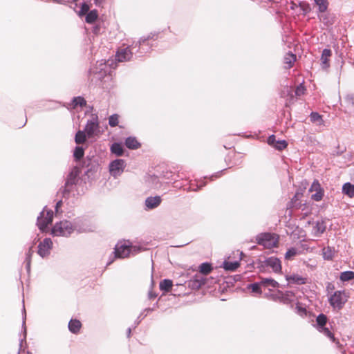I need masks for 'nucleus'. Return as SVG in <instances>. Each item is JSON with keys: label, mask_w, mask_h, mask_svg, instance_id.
I'll return each mask as SVG.
<instances>
[{"label": "nucleus", "mask_w": 354, "mask_h": 354, "mask_svg": "<svg viewBox=\"0 0 354 354\" xmlns=\"http://www.w3.org/2000/svg\"><path fill=\"white\" fill-rule=\"evenodd\" d=\"M349 296L345 290H337L328 297L330 305L334 308L340 310L347 302Z\"/></svg>", "instance_id": "nucleus-1"}, {"label": "nucleus", "mask_w": 354, "mask_h": 354, "mask_svg": "<svg viewBox=\"0 0 354 354\" xmlns=\"http://www.w3.org/2000/svg\"><path fill=\"white\" fill-rule=\"evenodd\" d=\"M75 230L74 226L68 221H62L57 223L52 228L51 233L54 236H67Z\"/></svg>", "instance_id": "nucleus-2"}, {"label": "nucleus", "mask_w": 354, "mask_h": 354, "mask_svg": "<svg viewBox=\"0 0 354 354\" xmlns=\"http://www.w3.org/2000/svg\"><path fill=\"white\" fill-rule=\"evenodd\" d=\"M278 239L277 235L271 233L260 234L256 238L257 243L266 248H272L277 246Z\"/></svg>", "instance_id": "nucleus-3"}, {"label": "nucleus", "mask_w": 354, "mask_h": 354, "mask_svg": "<svg viewBox=\"0 0 354 354\" xmlns=\"http://www.w3.org/2000/svg\"><path fill=\"white\" fill-rule=\"evenodd\" d=\"M90 73L96 75L100 80L105 77L111 78V76L108 64L103 60L97 62L95 66L90 69Z\"/></svg>", "instance_id": "nucleus-4"}, {"label": "nucleus", "mask_w": 354, "mask_h": 354, "mask_svg": "<svg viewBox=\"0 0 354 354\" xmlns=\"http://www.w3.org/2000/svg\"><path fill=\"white\" fill-rule=\"evenodd\" d=\"M53 218V212L46 207L41 212L37 218V225L41 231H45L48 224H50Z\"/></svg>", "instance_id": "nucleus-5"}, {"label": "nucleus", "mask_w": 354, "mask_h": 354, "mask_svg": "<svg viewBox=\"0 0 354 354\" xmlns=\"http://www.w3.org/2000/svg\"><path fill=\"white\" fill-rule=\"evenodd\" d=\"M85 132L88 138H93L100 134L99 123L96 115H92L91 120L88 121L85 127Z\"/></svg>", "instance_id": "nucleus-6"}, {"label": "nucleus", "mask_w": 354, "mask_h": 354, "mask_svg": "<svg viewBox=\"0 0 354 354\" xmlns=\"http://www.w3.org/2000/svg\"><path fill=\"white\" fill-rule=\"evenodd\" d=\"M124 168L125 162L122 159L115 160L109 165L110 174L114 177L120 176L123 172Z\"/></svg>", "instance_id": "nucleus-7"}, {"label": "nucleus", "mask_w": 354, "mask_h": 354, "mask_svg": "<svg viewBox=\"0 0 354 354\" xmlns=\"http://www.w3.org/2000/svg\"><path fill=\"white\" fill-rule=\"evenodd\" d=\"M131 251V245L129 243L119 242L115 247V257L125 258L127 257Z\"/></svg>", "instance_id": "nucleus-8"}, {"label": "nucleus", "mask_w": 354, "mask_h": 354, "mask_svg": "<svg viewBox=\"0 0 354 354\" xmlns=\"http://www.w3.org/2000/svg\"><path fill=\"white\" fill-rule=\"evenodd\" d=\"M309 192H315L311 195V198L315 201H320L324 194V191L317 180L313 181L309 189Z\"/></svg>", "instance_id": "nucleus-9"}, {"label": "nucleus", "mask_w": 354, "mask_h": 354, "mask_svg": "<svg viewBox=\"0 0 354 354\" xmlns=\"http://www.w3.org/2000/svg\"><path fill=\"white\" fill-rule=\"evenodd\" d=\"M53 242L50 238H46L43 241L40 242L38 245V254L44 257L50 253L52 248Z\"/></svg>", "instance_id": "nucleus-10"}, {"label": "nucleus", "mask_w": 354, "mask_h": 354, "mask_svg": "<svg viewBox=\"0 0 354 354\" xmlns=\"http://www.w3.org/2000/svg\"><path fill=\"white\" fill-rule=\"evenodd\" d=\"M265 265L268 267H270L272 269V270L276 273L281 272V261L277 257H271L268 258L265 261Z\"/></svg>", "instance_id": "nucleus-11"}, {"label": "nucleus", "mask_w": 354, "mask_h": 354, "mask_svg": "<svg viewBox=\"0 0 354 354\" xmlns=\"http://www.w3.org/2000/svg\"><path fill=\"white\" fill-rule=\"evenodd\" d=\"M67 109H77L78 108L80 109H87L90 108V106H87L86 100L82 97H75L73 98L71 104H70L68 106H66Z\"/></svg>", "instance_id": "nucleus-12"}, {"label": "nucleus", "mask_w": 354, "mask_h": 354, "mask_svg": "<svg viewBox=\"0 0 354 354\" xmlns=\"http://www.w3.org/2000/svg\"><path fill=\"white\" fill-rule=\"evenodd\" d=\"M132 54L129 47L119 49L116 54V59L118 62L128 61L132 57Z\"/></svg>", "instance_id": "nucleus-13"}, {"label": "nucleus", "mask_w": 354, "mask_h": 354, "mask_svg": "<svg viewBox=\"0 0 354 354\" xmlns=\"http://www.w3.org/2000/svg\"><path fill=\"white\" fill-rule=\"evenodd\" d=\"M286 278V280L291 283L302 285L307 283V278L303 277L297 274L287 275Z\"/></svg>", "instance_id": "nucleus-14"}, {"label": "nucleus", "mask_w": 354, "mask_h": 354, "mask_svg": "<svg viewBox=\"0 0 354 354\" xmlns=\"http://www.w3.org/2000/svg\"><path fill=\"white\" fill-rule=\"evenodd\" d=\"M326 225L324 221H317L313 224L312 233L315 236L319 237L326 230Z\"/></svg>", "instance_id": "nucleus-15"}, {"label": "nucleus", "mask_w": 354, "mask_h": 354, "mask_svg": "<svg viewBox=\"0 0 354 354\" xmlns=\"http://www.w3.org/2000/svg\"><path fill=\"white\" fill-rule=\"evenodd\" d=\"M206 279L200 274H196L192 280L189 281V286L193 288L198 289L205 283Z\"/></svg>", "instance_id": "nucleus-16"}, {"label": "nucleus", "mask_w": 354, "mask_h": 354, "mask_svg": "<svg viewBox=\"0 0 354 354\" xmlns=\"http://www.w3.org/2000/svg\"><path fill=\"white\" fill-rule=\"evenodd\" d=\"M77 171L76 170L72 171L68 176L67 179L65 183V189L64 192H69L70 190L68 189L69 186L74 185L76 183L77 177Z\"/></svg>", "instance_id": "nucleus-17"}, {"label": "nucleus", "mask_w": 354, "mask_h": 354, "mask_svg": "<svg viewBox=\"0 0 354 354\" xmlns=\"http://www.w3.org/2000/svg\"><path fill=\"white\" fill-rule=\"evenodd\" d=\"M331 55L332 53L330 49L325 48L323 50L321 56L322 66L323 68L326 69L329 67V58Z\"/></svg>", "instance_id": "nucleus-18"}, {"label": "nucleus", "mask_w": 354, "mask_h": 354, "mask_svg": "<svg viewBox=\"0 0 354 354\" xmlns=\"http://www.w3.org/2000/svg\"><path fill=\"white\" fill-rule=\"evenodd\" d=\"M160 202L161 199L159 196L149 197L145 201V205L148 208L153 209L158 206Z\"/></svg>", "instance_id": "nucleus-19"}, {"label": "nucleus", "mask_w": 354, "mask_h": 354, "mask_svg": "<svg viewBox=\"0 0 354 354\" xmlns=\"http://www.w3.org/2000/svg\"><path fill=\"white\" fill-rule=\"evenodd\" d=\"M296 61V55L292 53H287L283 59V62L286 68H290L292 67Z\"/></svg>", "instance_id": "nucleus-20"}, {"label": "nucleus", "mask_w": 354, "mask_h": 354, "mask_svg": "<svg viewBox=\"0 0 354 354\" xmlns=\"http://www.w3.org/2000/svg\"><path fill=\"white\" fill-rule=\"evenodd\" d=\"M125 145L130 149H137L140 147V144L133 137L127 138L125 140Z\"/></svg>", "instance_id": "nucleus-21"}, {"label": "nucleus", "mask_w": 354, "mask_h": 354, "mask_svg": "<svg viewBox=\"0 0 354 354\" xmlns=\"http://www.w3.org/2000/svg\"><path fill=\"white\" fill-rule=\"evenodd\" d=\"M81 326L82 324L77 319H71L68 323V328L73 333H77Z\"/></svg>", "instance_id": "nucleus-22"}, {"label": "nucleus", "mask_w": 354, "mask_h": 354, "mask_svg": "<svg viewBox=\"0 0 354 354\" xmlns=\"http://www.w3.org/2000/svg\"><path fill=\"white\" fill-rule=\"evenodd\" d=\"M342 192L349 197L354 196V185L350 183H345L342 187Z\"/></svg>", "instance_id": "nucleus-23"}, {"label": "nucleus", "mask_w": 354, "mask_h": 354, "mask_svg": "<svg viewBox=\"0 0 354 354\" xmlns=\"http://www.w3.org/2000/svg\"><path fill=\"white\" fill-rule=\"evenodd\" d=\"M111 151L113 153L118 156H120L123 154V146L120 143L115 142L111 147Z\"/></svg>", "instance_id": "nucleus-24"}, {"label": "nucleus", "mask_w": 354, "mask_h": 354, "mask_svg": "<svg viewBox=\"0 0 354 354\" xmlns=\"http://www.w3.org/2000/svg\"><path fill=\"white\" fill-rule=\"evenodd\" d=\"M323 257L326 260H332L335 255V250L330 247L324 248L322 250Z\"/></svg>", "instance_id": "nucleus-25"}, {"label": "nucleus", "mask_w": 354, "mask_h": 354, "mask_svg": "<svg viewBox=\"0 0 354 354\" xmlns=\"http://www.w3.org/2000/svg\"><path fill=\"white\" fill-rule=\"evenodd\" d=\"M310 120L312 122L315 123L317 125H322L324 124L322 116L318 112H311Z\"/></svg>", "instance_id": "nucleus-26"}, {"label": "nucleus", "mask_w": 354, "mask_h": 354, "mask_svg": "<svg viewBox=\"0 0 354 354\" xmlns=\"http://www.w3.org/2000/svg\"><path fill=\"white\" fill-rule=\"evenodd\" d=\"M261 285H263L266 287L271 286L272 288H277L279 287V283L277 282L275 280L270 278H265L262 279L261 282Z\"/></svg>", "instance_id": "nucleus-27"}, {"label": "nucleus", "mask_w": 354, "mask_h": 354, "mask_svg": "<svg viewBox=\"0 0 354 354\" xmlns=\"http://www.w3.org/2000/svg\"><path fill=\"white\" fill-rule=\"evenodd\" d=\"M319 332L322 333L324 335L328 337L333 342L339 343L338 340L336 339L333 333L326 328V326L318 329Z\"/></svg>", "instance_id": "nucleus-28"}, {"label": "nucleus", "mask_w": 354, "mask_h": 354, "mask_svg": "<svg viewBox=\"0 0 354 354\" xmlns=\"http://www.w3.org/2000/svg\"><path fill=\"white\" fill-rule=\"evenodd\" d=\"M301 196V194L297 193L294 197L292 198L289 207L292 208L300 209L302 204L301 202H299V198Z\"/></svg>", "instance_id": "nucleus-29"}, {"label": "nucleus", "mask_w": 354, "mask_h": 354, "mask_svg": "<svg viewBox=\"0 0 354 354\" xmlns=\"http://www.w3.org/2000/svg\"><path fill=\"white\" fill-rule=\"evenodd\" d=\"M173 286L172 281L170 279H164L160 283V289L165 292H169Z\"/></svg>", "instance_id": "nucleus-30"}, {"label": "nucleus", "mask_w": 354, "mask_h": 354, "mask_svg": "<svg viewBox=\"0 0 354 354\" xmlns=\"http://www.w3.org/2000/svg\"><path fill=\"white\" fill-rule=\"evenodd\" d=\"M212 270V265L209 263H203L199 266L200 273L202 274L207 275Z\"/></svg>", "instance_id": "nucleus-31"}, {"label": "nucleus", "mask_w": 354, "mask_h": 354, "mask_svg": "<svg viewBox=\"0 0 354 354\" xmlns=\"http://www.w3.org/2000/svg\"><path fill=\"white\" fill-rule=\"evenodd\" d=\"M315 3L318 6L319 12H325L328 6V3L327 0H313Z\"/></svg>", "instance_id": "nucleus-32"}, {"label": "nucleus", "mask_w": 354, "mask_h": 354, "mask_svg": "<svg viewBox=\"0 0 354 354\" xmlns=\"http://www.w3.org/2000/svg\"><path fill=\"white\" fill-rule=\"evenodd\" d=\"M354 279V272L353 271H345L340 274L339 279L342 281H348Z\"/></svg>", "instance_id": "nucleus-33"}, {"label": "nucleus", "mask_w": 354, "mask_h": 354, "mask_svg": "<svg viewBox=\"0 0 354 354\" xmlns=\"http://www.w3.org/2000/svg\"><path fill=\"white\" fill-rule=\"evenodd\" d=\"M239 266V263L238 261H224L223 268L226 270L234 271Z\"/></svg>", "instance_id": "nucleus-34"}, {"label": "nucleus", "mask_w": 354, "mask_h": 354, "mask_svg": "<svg viewBox=\"0 0 354 354\" xmlns=\"http://www.w3.org/2000/svg\"><path fill=\"white\" fill-rule=\"evenodd\" d=\"M328 318L324 314H320L317 317L316 322L318 329L324 327L327 323Z\"/></svg>", "instance_id": "nucleus-35"}, {"label": "nucleus", "mask_w": 354, "mask_h": 354, "mask_svg": "<svg viewBox=\"0 0 354 354\" xmlns=\"http://www.w3.org/2000/svg\"><path fill=\"white\" fill-rule=\"evenodd\" d=\"M86 133L82 131H78L75 135V140L77 144H82L86 140Z\"/></svg>", "instance_id": "nucleus-36"}, {"label": "nucleus", "mask_w": 354, "mask_h": 354, "mask_svg": "<svg viewBox=\"0 0 354 354\" xmlns=\"http://www.w3.org/2000/svg\"><path fill=\"white\" fill-rule=\"evenodd\" d=\"M97 17V13L96 10H91L86 16V21L87 23H93Z\"/></svg>", "instance_id": "nucleus-37"}, {"label": "nucleus", "mask_w": 354, "mask_h": 354, "mask_svg": "<svg viewBox=\"0 0 354 354\" xmlns=\"http://www.w3.org/2000/svg\"><path fill=\"white\" fill-rule=\"evenodd\" d=\"M84 154V149L81 147H76L74 151L73 156L77 160H80Z\"/></svg>", "instance_id": "nucleus-38"}, {"label": "nucleus", "mask_w": 354, "mask_h": 354, "mask_svg": "<svg viewBox=\"0 0 354 354\" xmlns=\"http://www.w3.org/2000/svg\"><path fill=\"white\" fill-rule=\"evenodd\" d=\"M297 254H298V250L295 248H292L288 250V251L286 252V253L285 254V258H286V259H291L292 258L295 257Z\"/></svg>", "instance_id": "nucleus-39"}, {"label": "nucleus", "mask_w": 354, "mask_h": 354, "mask_svg": "<svg viewBox=\"0 0 354 354\" xmlns=\"http://www.w3.org/2000/svg\"><path fill=\"white\" fill-rule=\"evenodd\" d=\"M306 91V88L302 84H300L299 86H297L295 91V94L297 97H299L302 96Z\"/></svg>", "instance_id": "nucleus-40"}, {"label": "nucleus", "mask_w": 354, "mask_h": 354, "mask_svg": "<svg viewBox=\"0 0 354 354\" xmlns=\"http://www.w3.org/2000/svg\"><path fill=\"white\" fill-rule=\"evenodd\" d=\"M260 283H254L252 284H250L248 286V289L251 290L252 292L257 293V294H261V290L260 288Z\"/></svg>", "instance_id": "nucleus-41"}, {"label": "nucleus", "mask_w": 354, "mask_h": 354, "mask_svg": "<svg viewBox=\"0 0 354 354\" xmlns=\"http://www.w3.org/2000/svg\"><path fill=\"white\" fill-rule=\"evenodd\" d=\"M119 116L117 114H113L111 116H110L109 120V124L111 127H115L118 125L119 120H118Z\"/></svg>", "instance_id": "nucleus-42"}, {"label": "nucleus", "mask_w": 354, "mask_h": 354, "mask_svg": "<svg viewBox=\"0 0 354 354\" xmlns=\"http://www.w3.org/2000/svg\"><path fill=\"white\" fill-rule=\"evenodd\" d=\"M288 144L285 140H277L275 145V149L282 150L287 147Z\"/></svg>", "instance_id": "nucleus-43"}, {"label": "nucleus", "mask_w": 354, "mask_h": 354, "mask_svg": "<svg viewBox=\"0 0 354 354\" xmlns=\"http://www.w3.org/2000/svg\"><path fill=\"white\" fill-rule=\"evenodd\" d=\"M277 142V140H276V138L274 135L269 136L268 138V143L270 145L274 147V148H275V145H276Z\"/></svg>", "instance_id": "nucleus-44"}, {"label": "nucleus", "mask_w": 354, "mask_h": 354, "mask_svg": "<svg viewBox=\"0 0 354 354\" xmlns=\"http://www.w3.org/2000/svg\"><path fill=\"white\" fill-rule=\"evenodd\" d=\"M89 10V7L87 4L83 3L81 8V12L82 14H85Z\"/></svg>", "instance_id": "nucleus-45"}, {"label": "nucleus", "mask_w": 354, "mask_h": 354, "mask_svg": "<svg viewBox=\"0 0 354 354\" xmlns=\"http://www.w3.org/2000/svg\"><path fill=\"white\" fill-rule=\"evenodd\" d=\"M22 344H24V342H22V338H19V351L17 354H20L22 351Z\"/></svg>", "instance_id": "nucleus-46"}, {"label": "nucleus", "mask_w": 354, "mask_h": 354, "mask_svg": "<svg viewBox=\"0 0 354 354\" xmlns=\"http://www.w3.org/2000/svg\"><path fill=\"white\" fill-rule=\"evenodd\" d=\"M22 344H24V342H22V338H19V351L17 354H20L22 351Z\"/></svg>", "instance_id": "nucleus-47"}, {"label": "nucleus", "mask_w": 354, "mask_h": 354, "mask_svg": "<svg viewBox=\"0 0 354 354\" xmlns=\"http://www.w3.org/2000/svg\"><path fill=\"white\" fill-rule=\"evenodd\" d=\"M148 296L150 299H154L155 297H156L157 295L155 293H153L152 291H149Z\"/></svg>", "instance_id": "nucleus-48"}, {"label": "nucleus", "mask_w": 354, "mask_h": 354, "mask_svg": "<svg viewBox=\"0 0 354 354\" xmlns=\"http://www.w3.org/2000/svg\"><path fill=\"white\" fill-rule=\"evenodd\" d=\"M62 201H59L56 204V206H55V210L56 212L58 211V209L62 206Z\"/></svg>", "instance_id": "nucleus-49"}, {"label": "nucleus", "mask_w": 354, "mask_h": 354, "mask_svg": "<svg viewBox=\"0 0 354 354\" xmlns=\"http://www.w3.org/2000/svg\"><path fill=\"white\" fill-rule=\"evenodd\" d=\"M19 280H20V283L22 284V281H21L22 273H21V270H19Z\"/></svg>", "instance_id": "nucleus-50"}, {"label": "nucleus", "mask_w": 354, "mask_h": 354, "mask_svg": "<svg viewBox=\"0 0 354 354\" xmlns=\"http://www.w3.org/2000/svg\"><path fill=\"white\" fill-rule=\"evenodd\" d=\"M30 270V261H28L27 263V271L29 272Z\"/></svg>", "instance_id": "nucleus-51"}, {"label": "nucleus", "mask_w": 354, "mask_h": 354, "mask_svg": "<svg viewBox=\"0 0 354 354\" xmlns=\"http://www.w3.org/2000/svg\"><path fill=\"white\" fill-rule=\"evenodd\" d=\"M286 295L287 297L292 296V292H287L286 293Z\"/></svg>", "instance_id": "nucleus-52"}, {"label": "nucleus", "mask_w": 354, "mask_h": 354, "mask_svg": "<svg viewBox=\"0 0 354 354\" xmlns=\"http://www.w3.org/2000/svg\"><path fill=\"white\" fill-rule=\"evenodd\" d=\"M145 42V40L140 41L139 44L140 45H143V44Z\"/></svg>", "instance_id": "nucleus-53"}, {"label": "nucleus", "mask_w": 354, "mask_h": 354, "mask_svg": "<svg viewBox=\"0 0 354 354\" xmlns=\"http://www.w3.org/2000/svg\"><path fill=\"white\" fill-rule=\"evenodd\" d=\"M131 334V328L128 329V336L129 337Z\"/></svg>", "instance_id": "nucleus-54"}, {"label": "nucleus", "mask_w": 354, "mask_h": 354, "mask_svg": "<svg viewBox=\"0 0 354 354\" xmlns=\"http://www.w3.org/2000/svg\"><path fill=\"white\" fill-rule=\"evenodd\" d=\"M23 334H24V337H25V336H26V330L24 329Z\"/></svg>", "instance_id": "nucleus-55"}]
</instances>
